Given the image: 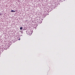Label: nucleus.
Returning a JSON list of instances; mask_svg holds the SVG:
<instances>
[{"mask_svg": "<svg viewBox=\"0 0 75 75\" xmlns=\"http://www.w3.org/2000/svg\"><path fill=\"white\" fill-rule=\"evenodd\" d=\"M11 12H16V11H13V10H11Z\"/></svg>", "mask_w": 75, "mask_h": 75, "instance_id": "f257e3e1", "label": "nucleus"}, {"mask_svg": "<svg viewBox=\"0 0 75 75\" xmlns=\"http://www.w3.org/2000/svg\"><path fill=\"white\" fill-rule=\"evenodd\" d=\"M23 29V27H21L20 28V30H22Z\"/></svg>", "mask_w": 75, "mask_h": 75, "instance_id": "f03ea898", "label": "nucleus"}, {"mask_svg": "<svg viewBox=\"0 0 75 75\" xmlns=\"http://www.w3.org/2000/svg\"><path fill=\"white\" fill-rule=\"evenodd\" d=\"M20 32H21V34H23V31H20Z\"/></svg>", "mask_w": 75, "mask_h": 75, "instance_id": "7ed1b4c3", "label": "nucleus"}, {"mask_svg": "<svg viewBox=\"0 0 75 75\" xmlns=\"http://www.w3.org/2000/svg\"><path fill=\"white\" fill-rule=\"evenodd\" d=\"M2 15H3L2 13H0V16H1Z\"/></svg>", "mask_w": 75, "mask_h": 75, "instance_id": "20e7f679", "label": "nucleus"}, {"mask_svg": "<svg viewBox=\"0 0 75 75\" xmlns=\"http://www.w3.org/2000/svg\"><path fill=\"white\" fill-rule=\"evenodd\" d=\"M19 40H20V38L19 39Z\"/></svg>", "mask_w": 75, "mask_h": 75, "instance_id": "39448f33", "label": "nucleus"}]
</instances>
